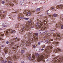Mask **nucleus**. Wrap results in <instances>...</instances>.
Returning a JSON list of instances; mask_svg holds the SVG:
<instances>
[{
    "label": "nucleus",
    "mask_w": 63,
    "mask_h": 63,
    "mask_svg": "<svg viewBox=\"0 0 63 63\" xmlns=\"http://www.w3.org/2000/svg\"><path fill=\"white\" fill-rule=\"evenodd\" d=\"M7 5H9L11 7H12V6H14V4H13L11 2V1L9 2L8 3Z\"/></svg>",
    "instance_id": "f3484780"
},
{
    "label": "nucleus",
    "mask_w": 63,
    "mask_h": 63,
    "mask_svg": "<svg viewBox=\"0 0 63 63\" xmlns=\"http://www.w3.org/2000/svg\"><path fill=\"white\" fill-rule=\"evenodd\" d=\"M5 47V45H2L1 46V47Z\"/></svg>",
    "instance_id": "f704fd0d"
},
{
    "label": "nucleus",
    "mask_w": 63,
    "mask_h": 63,
    "mask_svg": "<svg viewBox=\"0 0 63 63\" xmlns=\"http://www.w3.org/2000/svg\"><path fill=\"white\" fill-rule=\"evenodd\" d=\"M21 26H22V24H21Z\"/></svg>",
    "instance_id": "bf43d9fd"
},
{
    "label": "nucleus",
    "mask_w": 63,
    "mask_h": 63,
    "mask_svg": "<svg viewBox=\"0 0 63 63\" xmlns=\"http://www.w3.org/2000/svg\"><path fill=\"white\" fill-rule=\"evenodd\" d=\"M23 13L25 14V15L26 16H27L28 15V16H31L32 14L34 13V12H35V11H28L26 10H24L23 11Z\"/></svg>",
    "instance_id": "9d476101"
},
{
    "label": "nucleus",
    "mask_w": 63,
    "mask_h": 63,
    "mask_svg": "<svg viewBox=\"0 0 63 63\" xmlns=\"http://www.w3.org/2000/svg\"><path fill=\"white\" fill-rule=\"evenodd\" d=\"M21 63H25L23 61H22L21 62Z\"/></svg>",
    "instance_id": "a19ab883"
},
{
    "label": "nucleus",
    "mask_w": 63,
    "mask_h": 63,
    "mask_svg": "<svg viewBox=\"0 0 63 63\" xmlns=\"http://www.w3.org/2000/svg\"><path fill=\"white\" fill-rule=\"evenodd\" d=\"M3 58L2 57H0V61H2V60H3Z\"/></svg>",
    "instance_id": "2f4dec72"
},
{
    "label": "nucleus",
    "mask_w": 63,
    "mask_h": 63,
    "mask_svg": "<svg viewBox=\"0 0 63 63\" xmlns=\"http://www.w3.org/2000/svg\"><path fill=\"white\" fill-rule=\"evenodd\" d=\"M37 47V45H34L33 46V48H35L36 47Z\"/></svg>",
    "instance_id": "c756f323"
},
{
    "label": "nucleus",
    "mask_w": 63,
    "mask_h": 63,
    "mask_svg": "<svg viewBox=\"0 0 63 63\" xmlns=\"http://www.w3.org/2000/svg\"><path fill=\"white\" fill-rule=\"evenodd\" d=\"M19 57H20V56H16V55H14L11 57V58H11V57H8L6 58V59L8 61H9V60H13L14 59H18V58H19Z\"/></svg>",
    "instance_id": "1a4fd4ad"
},
{
    "label": "nucleus",
    "mask_w": 63,
    "mask_h": 63,
    "mask_svg": "<svg viewBox=\"0 0 63 63\" xmlns=\"http://www.w3.org/2000/svg\"><path fill=\"white\" fill-rule=\"evenodd\" d=\"M2 26L3 27H6L7 26L5 25L4 23H2Z\"/></svg>",
    "instance_id": "393cba45"
},
{
    "label": "nucleus",
    "mask_w": 63,
    "mask_h": 63,
    "mask_svg": "<svg viewBox=\"0 0 63 63\" xmlns=\"http://www.w3.org/2000/svg\"><path fill=\"white\" fill-rule=\"evenodd\" d=\"M2 54L3 56H5V54H4V53H2Z\"/></svg>",
    "instance_id": "a18cd8bd"
},
{
    "label": "nucleus",
    "mask_w": 63,
    "mask_h": 63,
    "mask_svg": "<svg viewBox=\"0 0 63 63\" xmlns=\"http://www.w3.org/2000/svg\"><path fill=\"white\" fill-rule=\"evenodd\" d=\"M27 35L28 37H25V38L28 40L27 41L26 40H22L20 47H22L24 46L25 43L26 46H31V42L32 43H33L34 41L35 42L37 41V40L38 39V33H33V34H32L30 32H29Z\"/></svg>",
    "instance_id": "f257e3e1"
},
{
    "label": "nucleus",
    "mask_w": 63,
    "mask_h": 63,
    "mask_svg": "<svg viewBox=\"0 0 63 63\" xmlns=\"http://www.w3.org/2000/svg\"><path fill=\"white\" fill-rule=\"evenodd\" d=\"M5 32H6V33L5 34L6 35L8 36L10 35V34H11V33L15 34L16 32V31L15 30H12L10 29H8L6 30V32L5 31H4V32L5 33Z\"/></svg>",
    "instance_id": "0eeeda50"
},
{
    "label": "nucleus",
    "mask_w": 63,
    "mask_h": 63,
    "mask_svg": "<svg viewBox=\"0 0 63 63\" xmlns=\"http://www.w3.org/2000/svg\"><path fill=\"white\" fill-rule=\"evenodd\" d=\"M19 26V24H18L15 26V28H18Z\"/></svg>",
    "instance_id": "bb28decb"
},
{
    "label": "nucleus",
    "mask_w": 63,
    "mask_h": 63,
    "mask_svg": "<svg viewBox=\"0 0 63 63\" xmlns=\"http://www.w3.org/2000/svg\"><path fill=\"white\" fill-rule=\"evenodd\" d=\"M20 2L22 4L23 3H24V1L23 0H20Z\"/></svg>",
    "instance_id": "c85d7f7f"
},
{
    "label": "nucleus",
    "mask_w": 63,
    "mask_h": 63,
    "mask_svg": "<svg viewBox=\"0 0 63 63\" xmlns=\"http://www.w3.org/2000/svg\"><path fill=\"white\" fill-rule=\"evenodd\" d=\"M51 31H54V30H51Z\"/></svg>",
    "instance_id": "3c124183"
},
{
    "label": "nucleus",
    "mask_w": 63,
    "mask_h": 63,
    "mask_svg": "<svg viewBox=\"0 0 63 63\" xmlns=\"http://www.w3.org/2000/svg\"><path fill=\"white\" fill-rule=\"evenodd\" d=\"M41 51H43V50H44V49H41Z\"/></svg>",
    "instance_id": "49530a36"
},
{
    "label": "nucleus",
    "mask_w": 63,
    "mask_h": 63,
    "mask_svg": "<svg viewBox=\"0 0 63 63\" xmlns=\"http://www.w3.org/2000/svg\"><path fill=\"white\" fill-rule=\"evenodd\" d=\"M18 11H15V13L16 14V13H18Z\"/></svg>",
    "instance_id": "ea45409f"
},
{
    "label": "nucleus",
    "mask_w": 63,
    "mask_h": 63,
    "mask_svg": "<svg viewBox=\"0 0 63 63\" xmlns=\"http://www.w3.org/2000/svg\"><path fill=\"white\" fill-rule=\"evenodd\" d=\"M38 22L36 23V29H38V28H41L42 30L44 29H47L49 27V26L48 25H46L44 23L46 22V21L44 20L43 21H40V20L39 19L37 20ZM42 26V27H41Z\"/></svg>",
    "instance_id": "20e7f679"
},
{
    "label": "nucleus",
    "mask_w": 63,
    "mask_h": 63,
    "mask_svg": "<svg viewBox=\"0 0 63 63\" xmlns=\"http://www.w3.org/2000/svg\"><path fill=\"white\" fill-rule=\"evenodd\" d=\"M2 3L3 4H5V2L2 1Z\"/></svg>",
    "instance_id": "e433bc0d"
},
{
    "label": "nucleus",
    "mask_w": 63,
    "mask_h": 63,
    "mask_svg": "<svg viewBox=\"0 0 63 63\" xmlns=\"http://www.w3.org/2000/svg\"><path fill=\"white\" fill-rule=\"evenodd\" d=\"M39 13H38V14H39Z\"/></svg>",
    "instance_id": "69168bd1"
},
{
    "label": "nucleus",
    "mask_w": 63,
    "mask_h": 63,
    "mask_svg": "<svg viewBox=\"0 0 63 63\" xmlns=\"http://www.w3.org/2000/svg\"><path fill=\"white\" fill-rule=\"evenodd\" d=\"M48 60H47V61Z\"/></svg>",
    "instance_id": "338daca9"
},
{
    "label": "nucleus",
    "mask_w": 63,
    "mask_h": 63,
    "mask_svg": "<svg viewBox=\"0 0 63 63\" xmlns=\"http://www.w3.org/2000/svg\"><path fill=\"white\" fill-rule=\"evenodd\" d=\"M12 13V14H13V13Z\"/></svg>",
    "instance_id": "680f3d73"
},
{
    "label": "nucleus",
    "mask_w": 63,
    "mask_h": 63,
    "mask_svg": "<svg viewBox=\"0 0 63 63\" xmlns=\"http://www.w3.org/2000/svg\"><path fill=\"white\" fill-rule=\"evenodd\" d=\"M43 35H45V36H44V39L45 40V39H47V38L48 39V37H49V36H50L51 35V34H50V33H47L46 32H44L43 33Z\"/></svg>",
    "instance_id": "9b49d317"
},
{
    "label": "nucleus",
    "mask_w": 63,
    "mask_h": 63,
    "mask_svg": "<svg viewBox=\"0 0 63 63\" xmlns=\"http://www.w3.org/2000/svg\"><path fill=\"white\" fill-rule=\"evenodd\" d=\"M41 44V43L40 42H38V45H40V44Z\"/></svg>",
    "instance_id": "79ce46f5"
},
{
    "label": "nucleus",
    "mask_w": 63,
    "mask_h": 63,
    "mask_svg": "<svg viewBox=\"0 0 63 63\" xmlns=\"http://www.w3.org/2000/svg\"><path fill=\"white\" fill-rule=\"evenodd\" d=\"M19 52H20V51H19Z\"/></svg>",
    "instance_id": "e2e57ef3"
},
{
    "label": "nucleus",
    "mask_w": 63,
    "mask_h": 63,
    "mask_svg": "<svg viewBox=\"0 0 63 63\" xmlns=\"http://www.w3.org/2000/svg\"><path fill=\"white\" fill-rule=\"evenodd\" d=\"M2 12H3V11H1V13H2Z\"/></svg>",
    "instance_id": "5fc2aeb1"
},
{
    "label": "nucleus",
    "mask_w": 63,
    "mask_h": 63,
    "mask_svg": "<svg viewBox=\"0 0 63 63\" xmlns=\"http://www.w3.org/2000/svg\"><path fill=\"white\" fill-rule=\"evenodd\" d=\"M17 39V37H16L15 38H13V39H11L10 40V42H11V46H14V47H13L12 48L14 49V51H15V49H17V48H18L19 47L18 46H17L16 45H15V42H17V41H19L20 39L19 38H18L17 40H16Z\"/></svg>",
    "instance_id": "39448f33"
},
{
    "label": "nucleus",
    "mask_w": 63,
    "mask_h": 63,
    "mask_svg": "<svg viewBox=\"0 0 63 63\" xmlns=\"http://www.w3.org/2000/svg\"><path fill=\"white\" fill-rule=\"evenodd\" d=\"M11 0L12 1H13L14 2L16 3V4H18V2L16 1V0Z\"/></svg>",
    "instance_id": "412c9836"
},
{
    "label": "nucleus",
    "mask_w": 63,
    "mask_h": 63,
    "mask_svg": "<svg viewBox=\"0 0 63 63\" xmlns=\"http://www.w3.org/2000/svg\"><path fill=\"white\" fill-rule=\"evenodd\" d=\"M6 62H7V61L6 60L4 61L3 60L2 61V63H5Z\"/></svg>",
    "instance_id": "b1692460"
},
{
    "label": "nucleus",
    "mask_w": 63,
    "mask_h": 63,
    "mask_svg": "<svg viewBox=\"0 0 63 63\" xmlns=\"http://www.w3.org/2000/svg\"><path fill=\"white\" fill-rule=\"evenodd\" d=\"M4 37V34L2 32L0 33V38H3Z\"/></svg>",
    "instance_id": "a211bd4d"
},
{
    "label": "nucleus",
    "mask_w": 63,
    "mask_h": 63,
    "mask_svg": "<svg viewBox=\"0 0 63 63\" xmlns=\"http://www.w3.org/2000/svg\"><path fill=\"white\" fill-rule=\"evenodd\" d=\"M0 40H3V39L2 38H0Z\"/></svg>",
    "instance_id": "de8ad7c7"
},
{
    "label": "nucleus",
    "mask_w": 63,
    "mask_h": 63,
    "mask_svg": "<svg viewBox=\"0 0 63 63\" xmlns=\"http://www.w3.org/2000/svg\"><path fill=\"white\" fill-rule=\"evenodd\" d=\"M53 51L54 52L56 53V52H58V51H61V50L60 49H59L58 48H56Z\"/></svg>",
    "instance_id": "4468645a"
},
{
    "label": "nucleus",
    "mask_w": 63,
    "mask_h": 63,
    "mask_svg": "<svg viewBox=\"0 0 63 63\" xmlns=\"http://www.w3.org/2000/svg\"><path fill=\"white\" fill-rule=\"evenodd\" d=\"M21 52L22 53H24L25 52V51L22 50L21 51Z\"/></svg>",
    "instance_id": "cd10ccee"
},
{
    "label": "nucleus",
    "mask_w": 63,
    "mask_h": 63,
    "mask_svg": "<svg viewBox=\"0 0 63 63\" xmlns=\"http://www.w3.org/2000/svg\"><path fill=\"white\" fill-rule=\"evenodd\" d=\"M41 30H40L38 31V32L39 33H41Z\"/></svg>",
    "instance_id": "72a5a7b5"
},
{
    "label": "nucleus",
    "mask_w": 63,
    "mask_h": 63,
    "mask_svg": "<svg viewBox=\"0 0 63 63\" xmlns=\"http://www.w3.org/2000/svg\"><path fill=\"white\" fill-rule=\"evenodd\" d=\"M54 7L53 6L51 7V9H52V10H53L54 9Z\"/></svg>",
    "instance_id": "c9c22d12"
},
{
    "label": "nucleus",
    "mask_w": 63,
    "mask_h": 63,
    "mask_svg": "<svg viewBox=\"0 0 63 63\" xmlns=\"http://www.w3.org/2000/svg\"><path fill=\"white\" fill-rule=\"evenodd\" d=\"M53 16L54 17H56L57 16V14H53Z\"/></svg>",
    "instance_id": "4be33fe9"
},
{
    "label": "nucleus",
    "mask_w": 63,
    "mask_h": 63,
    "mask_svg": "<svg viewBox=\"0 0 63 63\" xmlns=\"http://www.w3.org/2000/svg\"><path fill=\"white\" fill-rule=\"evenodd\" d=\"M9 54H12V52H11V51L10 50V51H9Z\"/></svg>",
    "instance_id": "7c9ffc66"
},
{
    "label": "nucleus",
    "mask_w": 63,
    "mask_h": 63,
    "mask_svg": "<svg viewBox=\"0 0 63 63\" xmlns=\"http://www.w3.org/2000/svg\"><path fill=\"white\" fill-rule=\"evenodd\" d=\"M4 50L5 54H7V53H7V52H8V48H5L4 49Z\"/></svg>",
    "instance_id": "aec40b11"
},
{
    "label": "nucleus",
    "mask_w": 63,
    "mask_h": 63,
    "mask_svg": "<svg viewBox=\"0 0 63 63\" xmlns=\"http://www.w3.org/2000/svg\"><path fill=\"white\" fill-rule=\"evenodd\" d=\"M52 56H55V55H52Z\"/></svg>",
    "instance_id": "864d4df0"
},
{
    "label": "nucleus",
    "mask_w": 63,
    "mask_h": 63,
    "mask_svg": "<svg viewBox=\"0 0 63 63\" xmlns=\"http://www.w3.org/2000/svg\"><path fill=\"white\" fill-rule=\"evenodd\" d=\"M43 48H45V47H46V46H45V45H43Z\"/></svg>",
    "instance_id": "4c0bfd02"
},
{
    "label": "nucleus",
    "mask_w": 63,
    "mask_h": 63,
    "mask_svg": "<svg viewBox=\"0 0 63 63\" xmlns=\"http://www.w3.org/2000/svg\"><path fill=\"white\" fill-rule=\"evenodd\" d=\"M52 48V46H47L46 48L45 49V53H43L39 56L38 53H36L35 55L36 57L37 58V61L38 62H40L41 61H43V62H45V60L44 58H47L48 56H49L50 53L51 52L52 50L51 49Z\"/></svg>",
    "instance_id": "f03ea898"
},
{
    "label": "nucleus",
    "mask_w": 63,
    "mask_h": 63,
    "mask_svg": "<svg viewBox=\"0 0 63 63\" xmlns=\"http://www.w3.org/2000/svg\"><path fill=\"white\" fill-rule=\"evenodd\" d=\"M33 19H34V18H31V20H32V21L29 20L28 21V25H26V26L23 27V28L20 30V33L22 34L24 33L25 30L28 31H29L30 30L31 28H34V26H32L33 25L32 24L34 23L33 21Z\"/></svg>",
    "instance_id": "7ed1b4c3"
},
{
    "label": "nucleus",
    "mask_w": 63,
    "mask_h": 63,
    "mask_svg": "<svg viewBox=\"0 0 63 63\" xmlns=\"http://www.w3.org/2000/svg\"><path fill=\"white\" fill-rule=\"evenodd\" d=\"M7 14V12L6 11L3 12L2 14H0V16H1V18L2 19H3V18H5V17H6V14Z\"/></svg>",
    "instance_id": "ddd939ff"
},
{
    "label": "nucleus",
    "mask_w": 63,
    "mask_h": 63,
    "mask_svg": "<svg viewBox=\"0 0 63 63\" xmlns=\"http://www.w3.org/2000/svg\"><path fill=\"white\" fill-rule=\"evenodd\" d=\"M23 49H26V48L25 47H23Z\"/></svg>",
    "instance_id": "c03bdc74"
},
{
    "label": "nucleus",
    "mask_w": 63,
    "mask_h": 63,
    "mask_svg": "<svg viewBox=\"0 0 63 63\" xmlns=\"http://www.w3.org/2000/svg\"><path fill=\"white\" fill-rule=\"evenodd\" d=\"M53 36L54 37H56V38H55V40H56L57 39V37H60V36L58 34H57V33H56L55 34H54L53 35Z\"/></svg>",
    "instance_id": "2eb2a0df"
},
{
    "label": "nucleus",
    "mask_w": 63,
    "mask_h": 63,
    "mask_svg": "<svg viewBox=\"0 0 63 63\" xmlns=\"http://www.w3.org/2000/svg\"><path fill=\"white\" fill-rule=\"evenodd\" d=\"M53 44L54 45H55V44H58V42H55L53 43Z\"/></svg>",
    "instance_id": "a878e982"
},
{
    "label": "nucleus",
    "mask_w": 63,
    "mask_h": 63,
    "mask_svg": "<svg viewBox=\"0 0 63 63\" xmlns=\"http://www.w3.org/2000/svg\"><path fill=\"white\" fill-rule=\"evenodd\" d=\"M47 15H49V14L47 13Z\"/></svg>",
    "instance_id": "4d7b16f0"
},
{
    "label": "nucleus",
    "mask_w": 63,
    "mask_h": 63,
    "mask_svg": "<svg viewBox=\"0 0 63 63\" xmlns=\"http://www.w3.org/2000/svg\"><path fill=\"white\" fill-rule=\"evenodd\" d=\"M20 26H21V25H20Z\"/></svg>",
    "instance_id": "0e129e2a"
},
{
    "label": "nucleus",
    "mask_w": 63,
    "mask_h": 63,
    "mask_svg": "<svg viewBox=\"0 0 63 63\" xmlns=\"http://www.w3.org/2000/svg\"><path fill=\"white\" fill-rule=\"evenodd\" d=\"M19 17H18V19L19 21H20V20L21 19H24L25 20H28L29 19V18H24L23 17V15L22 14V13H20L18 15Z\"/></svg>",
    "instance_id": "6e6552de"
},
{
    "label": "nucleus",
    "mask_w": 63,
    "mask_h": 63,
    "mask_svg": "<svg viewBox=\"0 0 63 63\" xmlns=\"http://www.w3.org/2000/svg\"><path fill=\"white\" fill-rule=\"evenodd\" d=\"M20 10H21V9H20Z\"/></svg>",
    "instance_id": "052dcab7"
},
{
    "label": "nucleus",
    "mask_w": 63,
    "mask_h": 63,
    "mask_svg": "<svg viewBox=\"0 0 63 63\" xmlns=\"http://www.w3.org/2000/svg\"><path fill=\"white\" fill-rule=\"evenodd\" d=\"M62 23H61V21H60L58 23H57L56 24V27L59 28H60V27H61V29H63V26L62 25Z\"/></svg>",
    "instance_id": "f8f14e48"
},
{
    "label": "nucleus",
    "mask_w": 63,
    "mask_h": 63,
    "mask_svg": "<svg viewBox=\"0 0 63 63\" xmlns=\"http://www.w3.org/2000/svg\"><path fill=\"white\" fill-rule=\"evenodd\" d=\"M49 10H48V11H49Z\"/></svg>",
    "instance_id": "13d9d810"
},
{
    "label": "nucleus",
    "mask_w": 63,
    "mask_h": 63,
    "mask_svg": "<svg viewBox=\"0 0 63 63\" xmlns=\"http://www.w3.org/2000/svg\"><path fill=\"white\" fill-rule=\"evenodd\" d=\"M10 43V42L9 41H7L6 42V44H8L9 43Z\"/></svg>",
    "instance_id": "473e14b6"
},
{
    "label": "nucleus",
    "mask_w": 63,
    "mask_h": 63,
    "mask_svg": "<svg viewBox=\"0 0 63 63\" xmlns=\"http://www.w3.org/2000/svg\"><path fill=\"white\" fill-rule=\"evenodd\" d=\"M40 10V8H37L36 10V12H38V11H39Z\"/></svg>",
    "instance_id": "5701e85b"
},
{
    "label": "nucleus",
    "mask_w": 63,
    "mask_h": 63,
    "mask_svg": "<svg viewBox=\"0 0 63 63\" xmlns=\"http://www.w3.org/2000/svg\"><path fill=\"white\" fill-rule=\"evenodd\" d=\"M8 63H12V62L10 61H8Z\"/></svg>",
    "instance_id": "58836bf2"
},
{
    "label": "nucleus",
    "mask_w": 63,
    "mask_h": 63,
    "mask_svg": "<svg viewBox=\"0 0 63 63\" xmlns=\"http://www.w3.org/2000/svg\"><path fill=\"white\" fill-rule=\"evenodd\" d=\"M9 18H10V19H11V17H9Z\"/></svg>",
    "instance_id": "6e6d98bb"
},
{
    "label": "nucleus",
    "mask_w": 63,
    "mask_h": 63,
    "mask_svg": "<svg viewBox=\"0 0 63 63\" xmlns=\"http://www.w3.org/2000/svg\"><path fill=\"white\" fill-rule=\"evenodd\" d=\"M61 19H62V20H63V17H61Z\"/></svg>",
    "instance_id": "37998d69"
},
{
    "label": "nucleus",
    "mask_w": 63,
    "mask_h": 63,
    "mask_svg": "<svg viewBox=\"0 0 63 63\" xmlns=\"http://www.w3.org/2000/svg\"><path fill=\"white\" fill-rule=\"evenodd\" d=\"M23 58H24V57H25V56H24L23 55Z\"/></svg>",
    "instance_id": "09e8293b"
},
{
    "label": "nucleus",
    "mask_w": 63,
    "mask_h": 63,
    "mask_svg": "<svg viewBox=\"0 0 63 63\" xmlns=\"http://www.w3.org/2000/svg\"><path fill=\"white\" fill-rule=\"evenodd\" d=\"M42 16H42V15L40 16L41 17H42Z\"/></svg>",
    "instance_id": "8fccbe9b"
},
{
    "label": "nucleus",
    "mask_w": 63,
    "mask_h": 63,
    "mask_svg": "<svg viewBox=\"0 0 63 63\" xmlns=\"http://www.w3.org/2000/svg\"><path fill=\"white\" fill-rule=\"evenodd\" d=\"M27 57L29 58V60L31 61H34L36 59V57L35 55V54H33V56H32V59L31 58V55L29 54V53H27L26 54Z\"/></svg>",
    "instance_id": "423d86ee"
},
{
    "label": "nucleus",
    "mask_w": 63,
    "mask_h": 63,
    "mask_svg": "<svg viewBox=\"0 0 63 63\" xmlns=\"http://www.w3.org/2000/svg\"><path fill=\"white\" fill-rule=\"evenodd\" d=\"M53 39H50V40H49V41H48V40H46V42H47V43H48V44H50V41H53Z\"/></svg>",
    "instance_id": "6ab92c4d"
},
{
    "label": "nucleus",
    "mask_w": 63,
    "mask_h": 63,
    "mask_svg": "<svg viewBox=\"0 0 63 63\" xmlns=\"http://www.w3.org/2000/svg\"><path fill=\"white\" fill-rule=\"evenodd\" d=\"M49 16H50V17L51 16V15H49Z\"/></svg>",
    "instance_id": "603ef678"
},
{
    "label": "nucleus",
    "mask_w": 63,
    "mask_h": 63,
    "mask_svg": "<svg viewBox=\"0 0 63 63\" xmlns=\"http://www.w3.org/2000/svg\"><path fill=\"white\" fill-rule=\"evenodd\" d=\"M56 8L57 9H63V5H59L57 6Z\"/></svg>",
    "instance_id": "dca6fc26"
}]
</instances>
